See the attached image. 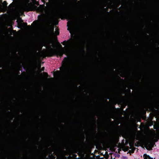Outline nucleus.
Listing matches in <instances>:
<instances>
[{"label":"nucleus","mask_w":159,"mask_h":159,"mask_svg":"<svg viewBox=\"0 0 159 159\" xmlns=\"http://www.w3.org/2000/svg\"><path fill=\"white\" fill-rule=\"evenodd\" d=\"M44 70V67H43L42 68V71H43Z\"/></svg>","instance_id":"14"},{"label":"nucleus","mask_w":159,"mask_h":159,"mask_svg":"<svg viewBox=\"0 0 159 159\" xmlns=\"http://www.w3.org/2000/svg\"><path fill=\"white\" fill-rule=\"evenodd\" d=\"M149 159H153V158H151V157H150V158H149Z\"/></svg>","instance_id":"15"},{"label":"nucleus","mask_w":159,"mask_h":159,"mask_svg":"<svg viewBox=\"0 0 159 159\" xmlns=\"http://www.w3.org/2000/svg\"><path fill=\"white\" fill-rule=\"evenodd\" d=\"M66 44V41H64L63 43H62V44L63 45H65Z\"/></svg>","instance_id":"12"},{"label":"nucleus","mask_w":159,"mask_h":159,"mask_svg":"<svg viewBox=\"0 0 159 159\" xmlns=\"http://www.w3.org/2000/svg\"><path fill=\"white\" fill-rule=\"evenodd\" d=\"M13 2H12V3H11V4L10 5H9V6H11V8L12 7H13Z\"/></svg>","instance_id":"13"},{"label":"nucleus","mask_w":159,"mask_h":159,"mask_svg":"<svg viewBox=\"0 0 159 159\" xmlns=\"http://www.w3.org/2000/svg\"><path fill=\"white\" fill-rule=\"evenodd\" d=\"M59 34V32H58V33L57 34V35H58Z\"/></svg>","instance_id":"16"},{"label":"nucleus","mask_w":159,"mask_h":159,"mask_svg":"<svg viewBox=\"0 0 159 159\" xmlns=\"http://www.w3.org/2000/svg\"><path fill=\"white\" fill-rule=\"evenodd\" d=\"M53 1L55 2L54 6L55 7L58 9H60L61 7L60 4L58 2V0H53Z\"/></svg>","instance_id":"3"},{"label":"nucleus","mask_w":159,"mask_h":159,"mask_svg":"<svg viewBox=\"0 0 159 159\" xmlns=\"http://www.w3.org/2000/svg\"><path fill=\"white\" fill-rule=\"evenodd\" d=\"M34 9H37L38 7L35 5H34L32 6Z\"/></svg>","instance_id":"10"},{"label":"nucleus","mask_w":159,"mask_h":159,"mask_svg":"<svg viewBox=\"0 0 159 159\" xmlns=\"http://www.w3.org/2000/svg\"><path fill=\"white\" fill-rule=\"evenodd\" d=\"M143 157H144V159H148V158H150V157L149 156H147L146 154L144 155Z\"/></svg>","instance_id":"7"},{"label":"nucleus","mask_w":159,"mask_h":159,"mask_svg":"<svg viewBox=\"0 0 159 159\" xmlns=\"http://www.w3.org/2000/svg\"><path fill=\"white\" fill-rule=\"evenodd\" d=\"M107 142L108 143H111L112 142V139H111L107 140Z\"/></svg>","instance_id":"8"},{"label":"nucleus","mask_w":159,"mask_h":159,"mask_svg":"<svg viewBox=\"0 0 159 159\" xmlns=\"http://www.w3.org/2000/svg\"><path fill=\"white\" fill-rule=\"evenodd\" d=\"M65 71L66 73L70 72L72 70V68L70 66H65L64 67Z\"/></svg>","instance_id":"4"},{"label":"nucleus","mask_w":159,"mask_h":159,"mask_svg":"<svg viewBox=\"0 0 159 159\" xmlns=\"http://www.w3.org/2000/svg\"><path fill=\"white\" fill-rule=\"evenodd\" d=\"M68 61V59L66 57H65L64 58V60L62 61V62H63L64 64H65Z\"/></svg>","instance_id":"6"},{"label":"nucleus","mask_w":159,"mask_h":159,"mask_svg":"<svg viewBox=\"0 0 159 159\" xmlns=\"http://www.w3.org/2000/svg\"><path fill=\"white\" fill-rule=\"evenodd\" d=\"M3 4H4L5 6L7 7V3L6 1H4L3 3Z\"/></svg>","instance_id":"9"},{"label":"nucleus","mask_w":159,"mask_h":159,"mask_svg":"<svg viewBox=\"0 0 159 159\" xmlns=\"http://www.w3.org/2000/svg\"><path fill=\"white\" fill-rule=\"evenodd\" d=\"M68 19L69 21L67 22V26L68 27V28L67 29L68 30H69V25H68V23H70L69 24L70 25H72L73 24V20L70 17H69Z\"/></svg>","instance_id":"5"},{"label":"nucleus","mask_w":159,"mask_h":159,"mask_svg":"<svg viewBox=\"0 0 159 159\" xmlns=\"http://www.w3.org/2000/svg\"><path fill=\"white\" fill-rule=\"evenodd\" d=\"M52 45L49 44H47L46 45V47L48 48V52L52 55H59L60 57H62L66 52V50L63 48L54 50L52 49Z\"/></svg>","instance_id":"1"},{"label":"nucleus","mask_w":159,"mask_h":159,"mask_svg":"<svg viewBox=\"0 0 159 159\" xmlns=\"http://www.w3.org/2000/svg\"><path fill=\"white\" fill-rule=\"evenodd\" d=\"M53 32H54V29H53Z\"/></svg>","instance_id":"17"},{"label":"nucleus","mask_w":159,"mask_h":159,"mask_svg":"<svg viewBox=\"0 0 159 159\" xmlns=\"http://www.w3.org/2000/svg\"><path fill=\"white\" fill-rule=\"evenodd\" d=\"M151 141L150 140H147L145 143V147L147 148H148L150 150L152 149V147L151 146Z\"/></svg>","instance_id":"2"},{"label":"nucleus","mask_w":159,"mask_h":159,"mask_svg":"<svg viewBox=\"0 0 159 159\" xmlns=\"http://www.w3.org/2000/svg\"><path fill=\"white\" fill-rule=\"evenodd\" d=\"M73 43H74L73 41H71L69 43V45L70 46L72 44H73Z\"/></svg>","instance_id":"11"}]
</instances>
